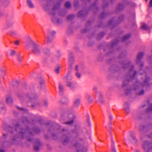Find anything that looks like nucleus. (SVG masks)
Here are the masks:
<instances>
[{
    "mask_svg": "<svg viewBox=\"0 0 152 152\" xmlns=\"http://www.w3.org/2000/svg\"><path fill=\"white\" fill-rule=\"evenodd\" d=\"M73 121L72 120L71 121L67 122L66 123V124H68L69 125H70L73 123Z\"/></svg>",
    "mask_w": 152,
    "mask_h": 152,
    "instance_id": "nucleus-26",
    "label": "nucleus"
},
{
    "mask_svg": "<svg viewBox=\"0 0 152 152\" xmlns=\"http://www.w3.org/2000/svg\"><path fill=\"white\" fill-rule=\"evenodd\" d=\"M86 98L89 102H91L92 101V99L91 96L89 95H86Z\"/></svg>",
    "mask_w": 152,
    "mask_h": 152,
    "instance_id": "nucleus-14",
    "label": "nucleus"
},
{
    "mask_svg": "<svg viewBox=\"0 0 152 152\" xmlns=\"http://www.w3.org/2000/svg\"><path fill=\"white\" fill-rule=\"evenodd\" d=\"M15 44L16 45H18L19 44V41L18 40H16L15 42Z\"/></svg>",
    "mask_w": 152,
    "mask_h": 152,
    "instance_id": "nucleus-24",
    "label": "nucleus"
},
{
    "mask_svg": "<svg viewBox=\"0 0 152 152\" xmlns=\"http://www.w3.org/2000/svg\"><path fill=\"white\" fill-rule=\"evenodd\" d=\"M60 68L59 67H58L55 70V72L57 74H58L59 72Z\"/></svg>",
    "mask_w": 152,
    "mask_h": 152,
    "instance_id": "nucleus-18",
    "label": "nucleus"
},
{
    "mask_svg": "<svg viewBox=\"0 0 152 152\" xmlns=\"http://www.w3.org/2000/svg\"><path fill=\"white\" fill-rule=\"evenodd\" d=\"M74 61V58L73 57H72L70 58H69V63L70 64L72 63V61L73 62Z\"/></svg>",
    "mask_w": 152,
    "mask_h": 152,
    "instance_id": "nucleus-20",
    "label": "nucleus"
},
{
    "mask_svg": "<svg viewBox=\"0 0 152 152\" xmlns=\"http://www.w3.org/2000/svg\"><path fill=\"white\" fill-rule=\"evenodd\" d=\"M136 152H139L138 151H136Z\"/></svg>",
    "mask_w": 152,
    "mask_h": 152,
    "instance_id": "nucleus-37",
    "label": "nucleus"
},
{
    "mask_svg": "<svg viewBox=\"0 0 152 152\" xmlns=\"http://www.w3.org/2000/svg\"><path fill=\"white\" fill-rule=\"evenodd\" d=\"M144 93V91L143 90H142L139 93V94L140 95L143 94Z\"/></svg>",
    "mask_w": 152,
    "mask_h": 152,
    "instance_id": "nucleus-28",
    "label": "nucleus"
},
{
    "mask_svg": "<svg viewBox=\"0 0 152 152\" xmlns=\"http://www.w3.org/2000/svg\"><path fill=\"white\" fill-rule=\"evenodd\" d=\"M65 6L66 8H69L71 6L70 3L69 2H66L65 4Z\"/></svg>",
    "mask_w": 152,
    "mask_h": 152,
    "instance_id": "nucleus-15",
    "label": "nucleus"
},
{
    "mask_svg": "<svg viewBox=\"0 0 152 152\" xmlns=\"http://www.w3.org/2000/svg\"><path fill=\"white\" fill-rule=\"evenodd\" d=\"M15 51L14 50H10L7 52V56H13L15 54Z\"/></svg>",
    "mask_w": 152,
    "mask_h": 152,
    "instance_id": "nucleus-6",
    "label": "nucleus"
},
{
    "mask_svg": "<svg viewBox=\"0 0 152 152\" xmlns=\"http://www.w3.org/2000/svg\"><path fill=\"white\" fill-rule=\"evenodd\" d=\"M66 79L68 80H71L72 78V75L70 74H68L66 76Z\"/></svg>",
    "mask_w": 152,
    "mask_h": 152,
    "instance_id": "nucleus-12",
    "label": "nucleus"
},
{
    "mask_svg": "<svg viewBox=\"0 0 152 152\" xmlns=\"http://www.w3.org/2000/svg\"><path fill=\"white\" fill-rule=\"evenodd\" d=\"M124 109L127 113H128L129 111V109L128 107H125Z\"/></svg>",
    "mask_w": 152,
    "mask_h": 152,
    "instance_id": "nucleus-22",
    "label": "nucleus"
},
{
    "mask_svg": "<svg viewBox=\"0 0 152 152\" xmlns=\"http://www.w3.org/2000/svg\"><path fill=\"white\" fill-rule=\"evenodd\" d=\"M0 152H4V151L3 150H0Z\"/></svg>",
    "mask_w": 152,
    "mask_h": 152,
    "instance_id": "nucleus-34",
    "label": "nucleus"
},
{
    "mask_svg": "<svg viewBox=\"0 0 152 152\" xmlns=\"http://www.w3.org/2000/svg\"><path fill=\"white\" fill-rule=\"evenodd\" d=\"M149 137H151V138H152V136H149Z\"/></svg>",
    "mask_w": 152,
    "mask_h": 152,
    "instance_id": "nucleus-35",
    "label": "nucleus"
},
{
    "mask_svg": "<svg viewBox=\"0 0 152 152\" xmlns=\"http://www.w3.org/2000/svg\"><path fill=\"white\" fill-rule=\"evenodd\" d=\"M109 118L111 120L112 119L113 117L112 115H110L109 116Z\"/></svg>",
    "mask_w": 152,
    "mask_h": 152,
    "instance_id": "nucleus-32",
    "label": "nucleus"
},
{
    "mask_svg": "<svg viewBox=\"0 0 152 152\" xmlns=\"http://www.w3.org/2000/svg\"><path fill=\"white\" fill-rule=\"evenodd\" d=\"M141 28L144 29H148V26L145 23H142V24Z\"/></svg>",
    "mask_w": 152,
    "mask_h": 152,
    "instance_id": "nucleus-11",
    "label": "nucleus"
},
{
    "mask_svg": "<svg viewBox=\"0 0 152 152\" xmlns=\"http://www.w3.org/2000/svg\"><path fill=\"white\" fill-rule=\"evenodd\" d=\"M150 108L151 110L152 111V104H150Z\"/></svg>",
    "mask_w": 152,
    "mask_h": 152,
    "instance_id": "nucleus-31",
    "label": "nucleus"
},
{
    "mask_svg": "<svg viewBox=\"0 0 152 152\" xmlns=\"http://www.w3.org/2000/svg\"><path fill=\"white\" fill-rule=\"evenodd\" d=\"M130 37V36L129 35H125L123 38V41H125V40L127 39Z\"/></svg>",
    "mask_w": 152,
    "mask_h": 152,
    "instance_id": "nucleus-17",
    "label": "nucleus"
},
{
    "mask_svg": "<svg viewBox=\"0 0 152 152\" xmlns=\"http://www.w3.org/2000/svg\"><path fill=\"white\" fill-rule=\"evenodd\" d=\"M26 2L28 5L29 7L33 8L34 7V5L31 0H27Z\"/></svg>",
    "mask_w": 152,
    "mask_h": 152,
    "instance_id": "nucleus-7",
    "label": "nucleus"
},
{
    "mask_svg": "<svg viewBox=\"0 0 152 152\" xmlns=\"http://www.w3.org/2000/svg\"><path fill=\"white\" fill-rule=\"evenodd\" d=\"M40 83L42 84H43L45 83V81L44 80H42L40 82Z\"/></svg>",
    "mask_w": 152,
    "mask_h": 152,
    "instance_id": "nucleus-33",
    "label": "nucleus"
},
{
    "mask_svg": "<svg viewBox=\"0 0 152 152\" xmlns=\"http://www.w3.org/2000/svg\"><path fill=\"white\" fill-rule=\"evenodd\" d=\"M43 52L44 53L46 54L49 53V50L48 48H46L43 50Z\"/></svg>",
    "mask_w": 152,
    "mask_h": 152,
    "instance_id": "nucleus-16",
    "label": "nucleus"
},
{
    "mask_svg": "<svg viewBox=\"0 0 152 152\" xmlns=\"http://www.w3.org/2000/svg\"><path fill=\"white\" fill-rule=\"evenodd\" d=\"M6 102L9 105H10L12 102V99L10 96H7L6 98Z\"/></svg>",
    "mask_w": 152,
    "mask_h": 152,
    "instance_id": "nucleus-5",
    "label": "nucleus"
},
{
    "mask_svg": "<svg viewBox=\"0 0 152 152\" xmlns=\"http://www.w3.org/2000/svg\"><path fill=\"white\" fill-rule=\"evenodd\" d=\"M80 102V99H75L74 102V106L76 107H78Z\"/></svg>",
    "mask_w": 152,
    "mask_h": 152,
    "instance_id": "nucleus-8",
    "label": "nucleus"
},
{
    "mask_svg": "<svg viewBox=\"0 0 152 152\" xmlns=\"http://www.w3.org/2000/svg\"><path fill=\"white\" fill-rule=\"evenodd\" d=\"M152 6V0H151L150 1V2L149 7H151Z\"/></svg>",
    "mask_w": 152,
    "mask_h": 152,
    "instance_id": "nucleus-30",
    "label": "nucleus"
},
{
    "mask_svg": "<svg viewBox=\"0 0 152 152\" xmlns=\"http://www.w3.org/2000/svg\"><path fill=\"white\" fill-rule=\"evenodd\" d=\"M17 59L18 61L19 62H21L22 61V59L21 57L20 56H18L17 57Z\"/></svg>",
    "mask_w": 152,
    "mask_h": 152,
    "instance_id": "nucleus-23",
    "label": "nucleus"
},
{
    "mask_svg": "<svg viewBox=\"0 0 152 152\" xmlns=\"http://www.w3.org/2000/svg\"><path fill=\"white\" fill-rule=\"evenodd\" d=\"M56 34V32L54 31H50L48 33V39L47 41L48 42H50V41H49V39L51 38V39L53 36Z\"/></svg>",
    "mask_w": 152,
    "mask_h": 152,
    "instance_id": "nucleus-3",
    "label": "nucleus"
},
{
    "mask_svg": "<svg viewBox=\"0 0 152 152\" xmlns=\"http://www.w3.org/2000/svg\"><path fill=\"white\" fill-rule=\"evenodd\" d=\"M146 1H147L148 0H145Z\"/></svg>",
    "mask_w": 152,
    "mask_h": 152,
    "instance_id": "nucleus-38",
    "label": "nucleus"
},
{
    "mask_svg": "<svg viewBox=\"0 0 152 152\" xmlns=\"http://www.w3.org/2000/svg\"><path fill=\"white\" fill-rule=\"evenodd\" d=\"M144 53L142 52H140L139 53L138 55L137 56V58L138 59H140L142 58V57H143V55Z\"/></svg>",
    "mask_w": 152,
    "mask_h": 152,
    "instance_id": "nucleus-13",
    "label": "nucleus"
},
{
    "mask_svg": "<svg viewBox=\"0 0 152 152\" xmlns=\"http://www.w3.org/2000/svg\"><path fill=\"white\" fill-rule=\"evenodd\" d=\"M142 147L146 152L149 151L152 149V143L145 142L143 143Z\"/></svg>",
    "mask_w": 152,
    "mask_h": 152,
    "instance_id": "nucleus-2",
    "label": "nucleus"
},
{
    "mask_svg": "<svg viewBox=\"0 0 152 152\" xmlns=\"http://www.w3.org/2000/svg\"><path fill=\"white\" fill-rule=\"evenodd\" d=\"M98 99V100L100 101H102L103 98V96L102 94H99L97 97H96Z\"/></svg>",
    "mask_w": 152,
    "mask_h": 152,
    "instance_id": "nucleus-10",
    "label": "nucleus"
},
{
    "mask_svg": "<svg viewBox=\"0 0 152 152\" xmlns=\"http://www.w3.org/2000/svg\"><path fill=\"white\" fill-rule=\"evenodd\" d=\"M31 46L32 52L35 54L38 55L40 54L41 48L39 45L30 38L29 40L26 42V46L29 48Z\"/></svg>",
    "mask_w": 152,
    "mask_h": 152,
    "instance_id": "nucleus-1",
    "label": "nucleus"
},
{
    "mask_svg": "<svg viewBox=\"0 0 152 152\" xmlns=\"http://www.w3.org/2000/svg\"><path fill=\"white\" fill-rule=\"evenodd\" d=\"M95 89H96V88H94V90Z\"/></svg>",
    "mask_w": 152,
    "mask_h": 152,
    "instance_id": "nucleus-36",
    "label": "nucleus"
},
{
    "mask_svg": "<svg viewBox=\"0 0 152 152\" xmlns=\"http://www.w3.org/2000/svg\"><path fill=\"white\" fill-rule=\"evenodd\" d=\"M75 69L77 71V72L76 73V75L78 78H80L81 77V75L78 72V71L79 70H81V67L80 66H75Z\"/></svg>",
    "mask_w": 152,
    "mask_h": 152,
    "instance_id": "nucleus-4",
    "label": "nucleus"
},
{
    "mask_svg": "<svg viewBox=\"0 0 152 152\" xmlns=\"http://www.w3.org/2000/svg\"><path fill=\"white\" fill-rule=\"evenodd\" d=\"M39 147L38 146H35L34 147V149L35 150L37 151L39 149Z\"/></svg>",
    "mask_w": 152,
    "mask_h": 152,
    "instance_id": "nucleus-25",
    "label": "nucleus"
},
{
    "mask_svg": "<svg viewBox=\"0 0 152 152\" xmlns=\"http://www.w3.org/2000/svg\"><path fill=\"white\" fill-rule=\"evenodd\" d=\"M111 149L112 152H116V151L115 148V147L114 146H112L111 147Z\"/></svg>",
    "mask_w": 152,
    "mask_h": 152,
    "instance_id": "nucleus-21",
    "label": "nucleus"
},
{
    "mask_svg": "<svg viewBox=\"0 0 152 152\" xmlns=\"http://www.w3.org/2000/svg\"><path fill=\"white\" fill-rule=\"evenodd\" d=\"M73 17V16L72 15H70L68 17V19H71Z\"/></svg>",
    "mask_w": 152,
    "mask_h": 152,
    "instance_id": "nucleus-29",
    "label": "nucleus"
},
{
    "mask_svg": "<svg viewBox=\"0 0 152 152\" xmlns=\"http://www.w3.org/2000/svg\"><path fill=\"white\" fill-rule=\"evenodd\" d=\"M132 137L133 139L134 140V142H135L137 141V140L136 139L135 137L134 136H132Z\"/></svg>",
    "mask_w": 152,
    "mask_h": 152,
    "instance_id": "nucleus-27",
    "label": "nucleus"
},
{
    "mask_svg": "<svg viewBox=\"0 0 152 152\" xmlns=\"http://www.w3.org/2000/svg\"><path fill=\"white\" fill-rule=\"evenodd\" d=\"M67 85L71 88H73L75 87V84L71 82H68Z\"/></svg>",
    "mask_w": 152,
    "mask_h": 152,
    "instance_id": "nucleus-9",
    "label": "nucleus"
},
{
    "mask_svg": "<svg viewBox=\"0 0 152 152\" xmlns=\"http://www.w3.org/2000/svg\"><path fill=\"white\" fill-rule=\"evenodd\" d=\"M59 89L61 91H62L63 90V86L61 85H59Z\"/></svg>",
    "mask_w": 152,
    "mask_h": 152,
    "instance_id": "nucleus-19",
    "label": "nucleus"
}]
</instances>
